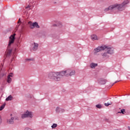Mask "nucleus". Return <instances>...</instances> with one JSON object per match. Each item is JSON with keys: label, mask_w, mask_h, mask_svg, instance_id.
Listing matches in <instances>:
<instances>
[{"label": "nucleus", "mask_w": 130, "mask_h": 130, "mask_svg": "<svg viewBox=\"0 0 130 130\" xmlns=\"http://www.w3.org/2000/svg\"><path fill=\"white\" fill-rule=\"evenodd\" d=\"M2 123V117L0 116V124Z\"/></svg>", "instance_id": "obj_23"}, {"label": "nucleus", "mask_w": 130, "mask_h": 130, "mask_svg": "<svg viewBox=\"0 0 130 130\" xmlns=\"http://www.w3.org/2000/svg\"><path fill=\"white\" fill-rule=\"evenodd\" d=\"M15 36H16V34H13L10 37L9 44L7 47V49L5 52V55L4 56L5 58L7 57H11V55H12V51L13 50L11 48V44H13L15 41Z\"/></svg>", "instance_id": "obj_3"}, {"label": "nucleus", "mask_w": 130, "mask_h": 130, "mask_svg": "<svg viewBox=\"0 0 130 130\" xmlns=\"http://www.w3.org/2000/svg\"><path fill=\"white\" fill-rule=\"evenodd\" d=\"M76 75V71L74 70L67 69L61 72H52L48 74L49 79H52L55 82H59L61 80V77H73Z\"/></svg>", "instance_id": "obj_1"}, {"label": "nucleus", "mask_w": 130, "mask_h": 130, "mask_svg": "<svg viewBox=\"0 0 130 130\" xmlns=\"http://www.w3.org/2000/svg\"><path fill=\"white\" fill-rule=\"evenodd\" d=\"M13 96L12 95H9L6 101H11V100H12Z\"/></svg>", "instance_id": "obj_15"}, {"label": "nucleus", "mask_w": 130, "mask_h": 130, "mask_svg": "<svg viewBox=\"0 0 130 130\" xmlns=\"http://www.w3.org/2000/svg\"><path fill=\"white\" fill-rule=\"evenodd\" d=\"M7 123L9 124H14V117H11L10 119H7Z\"/></svg>", "instance_id": "obj_11"}, {"label": "nucleus", "mask_w": 130, "mask_h": 130, "mask_svg": "<svg viewBox=\"0 0 130 130\" xmlns=\"http://www.w3.org/2000/svg\"><path fill=\"white\" fill-rule=\"evenodd\" d=\"M105 52L102 53V56L103 58L109 57V54H113L114 53V50L112 48H109L106 46V48L105 49Z\"/></svg>", "instance_id": "obj_4"}, {"label": "nucleus", "mask_w": 130, "mask_h": 130, "mask_svg": "<svg viewBox=\"0 0 130 130\" xmlns=\"http://www.w3.org/2000/svg\"><path fill=\"white\" fill-rule=\"evenodd\" d=\"M124 112H125L124 109L121 110L120 112H118V113H122V114H124Z\"/></svg>", "instance_id": "obj_18"}, {"label": "nucleus", "mask_w": 130, "mask_h": 130, "mask_svg": "<svg viewBox=\"0 0 130 130\" xmlns=\"http://www.w3.org/2000/svg\"><path fill=\"white\" fill-rule=\"evenodd\" d=\"M12 115H13V114H11L10 115V116H12Z\"/></svg>", "instance_id": "obj_27"}, {"label": "nucleus", "mask_w": 130, "mask_h": 130, "mask_svg": "<svg viewBox=\"0 0 130 130\" xmlns=\"http://www.w3.org/2000/svg\"><path fill=\"white\" fill-rule=\"evenodd\" d=\"M28 25H29V27L30 29H34V28H40L39 25H38V23L34 22L32 23V22H28Z\"/></svg>", "instance_id": "obj_7"}, {"label": "nucleus", "mask_w": 130, "mask_h": 130, "mask_svg": "<svg viewBox=\"0 0 130 130\" xmlns=\"http://www.w3.org/2000/svg\"><path fill=\"white\" fill-rule=\"evenodd\" d=\"M21 22V18H19L18 21V23H20Z\"/></svg>", "instance_id": "obj_24"}, {"label": "nucleus", "mask_w": 130, "mask_h": 130, "mask_svg": "<svg viewBox=\"0 0 130 130\" xmlns=\"http://www.w3.org/2000/svg\"><path fill=\"white\" fill-rule=\"evenodd\" d=\"M112 104V103L110 102V103H105V106L108 107L109 105H111Z\"/></svg>", "instance_id": "obj_19"}, {"label": "nucleus", "mask_w": 130, "mask_h": 130, "mask_svg": "<svg viewBox=\"0 0 130 130\" xmlns=\"http://www.w3.org/2000/svg\"><path fill=\"white\" fill-rule=\"evenodd\" d=\"M97 66H98V64L95 63H91L90 64V67L91 69H95V67H97Z\"/></svg>", "instance_id": "obj_14"}, {"label": "nucleus", "mask_w": 130, "mask_h": 130, "mask_svg": "<svg viewBox=\"0 0 130 130\" xmlns=\"http://www.w3.org/2000/svg\"><path fill=\"white\" fill-rule=\"evenodd\" d=\"M90 37H91V40H92L93 41H94L95 40H100V38H99V37H98L97 36V35H96L95 34L91 35Z\"/></svg>", "instance_id": "obj_9"}, {"label": "nucleus", "mask_w": 130, "mask_h": 130, "mask_svg": "<svg viewBox=\"0 0 130 130\" xmlns=\"http://www.w3.org/2000/svg\"><path fill=\"white\" fill-rule=\"evenodd\" d=\"M31 8V6L28 5L27 7H26V9H30Z\"/></svg>", "instance_id": "obj_22"}, {"label": "nucleus", "mask_w": 130, "mask_h": 130, "mask_svg": "<svg viewBox=\"0 0 130 130\" xmlns=\"http://www.w3.org/2000/svg\"><path fill=\"white\" fill-rule=\"evenodd\" d=\"M129 3V1H128V0H125L121 4H116L109 6L108 8L105 9L104 11L108 12V11H110V10H113L114 11H115V10H118V11H122L124 10L125 5H127Z\"/></svg>", "instance_id": "obj_2"}, {"label": "nucleus", "mask_w": 130, "mask_h": 130, "mask_svg": "<svg viewBox=\"0 0 130 130\" xmlns=\"http://www.w3.org/2000/svg\"><path fill=\"white\" fill-rule=\"evenodd\" d=\"M29 3L30 4H33L34 3H35V0H30Z\"/></svg>", "instance_id": "obj_20"}, {"label": "nucleus", "mask_w": 130, "mask_h": 130, "mask_svg": "<svg viewBox=\"0 0 130 130\" xmlns=\"http://www.w3.org/2000/svg\"><path fill=\"white\" fill-rule=\"evenodd\" d=\"M56 112H57V113H62L64 112V109H61V108H59V107H57L56 108Z\"/></svg>", "instance_id": "obj_10"}, {"label": "nucleus", "mask_w": 130, "mask_h": 130, "mask_svg": "<svg viewBox=\"0 0 130 130\" xmlns=\"http://www.w3.org/2000/svg\"><path fill=\"white\" fill-rule=\"evenodd\" d=\"M37 49H38V44L34 43L33 50H34V51H35L37 50Z\"/></svg>", "instance_id": "obj_13"}, {"label": "nucleus", "mask_w": 130, "mask_h": 130, "mask_svg": "<svg viewBox=\"0 0 130 130\" xmlns=\"http://www.w3.org/2000/svg\"><path fill=\"white\" fill-rule=\"evenodd\" d=\"M117 82H118V81H116V82H115V83H117Z\"/></svg>", "instance_id": "obj_28"}, {"label": "nucleus", "mask_w": 130, "mask_h": 130, "mask_svg": "<svg viewBox=\"0 0 130 130\" xmlns=\"http://www.w3.org/2000/svg\"><path fill=\"white\" fill-rule=\"evenodd\" d=\"M128 130H130V127L128 126Z\"/></svg>", "instance_id": "obj_26"}, {"label": "nucleus", "mask_w": 130, "mask_h": 130, "mask_svg": "<svg viewBox=\"0 0 130 130\" xmlns=\"http://www.w3.org/2000/svg\"><path fill=\"white\" fill-rule=\"evenodd\" d=\"M14 76V74L13 73H10L9 75L8 76V79H7V83L10 84L11 82H12V78Z\"/></svg>", "instance_id": "obj_8"}, {"label": "nucleus", "mask_w": 130, "mask_h": 130, "mask_svg": "<svg viewBox=\"0 0 130 130\" xmlns=\"http://www.w3.org/2000/svg\"><path fill=\"white\" fill-rule=\"evenodd\" d=\"M107 82V80H106V79H100L99 80V83L100 84H101V85H105V84H106V82Z\"/></svg>", "instance_id": "obj_12"}, {"label": "nucleus", "mask_w": 130, "mask_h": 130, "mask_svg": "<svg viewBox=\"0 0 130 130\" xmlns=\"http://www.w3.org/2000/svg\"><path fill=\"white\" fill-rule=\"evenodd\" d=\"M6 106V104H3L2 106L0 107V111H2L4 108H5V107Z\"/></svg>", "instance_id": "obj_16"}, {"label": "nucleus", "mask_w": 130, "mask_h": 130, "mask_svg": "<svg viewBox=\"0 0 130 130\" xmlns=\"http://www.w3.org/2000/svg\"><path fill=\"white\" fill-rule=\"evenodd\" d=\"M96 107H97V108H101V105H96Z\"/></svg>", "instance_id": "obj_21"}, {"label": "nucleus", "mask_w": 130, "mask_h": 130, "mask_svg": "<svg viewBox=\"0 0 130 130\" xmlns=\"http://www.w3.org/2000/svg\"><path fill=\"white\" fill-rule=\"evenodd\" d=\"M57 126V124L54 123L53 125L51 126L52 128H55Z\"/></svg>", "instance_id": "obj_17"}, {"label": "nucleus", "mask_w": 130, "mask_h": 130, "mask_svg": "<svg viewBox=\"0 0 130 130\" xmlns=\"http://www.w3.org/2000/svg\"><path fill=\"white\" fill-rule=\"evenodd\" d=\"M15 58V57H13L12 59H11V61H13L14 60V59Z\"/></svg>", "instance_id": "obj_25"}, {"label": "nucleus", "mask_w": 130, "mask_h": 130, "mask_svg": "<svg viewBox=\"0 0 130 130\" xmlns=\"http://www.w3.org/2000/svg\"><path fill=\"white\" fill-rule=\"evenodd\" d=\"M27 117H29L30 118H32V117H33V113L32 112L26 111L21 115V118L23 119Z\"/></svg>", "instance_id": "obj_5"}, {"label": "nucleus", "mask_w": 130, "mask_h": 130, "mask_svg": "<svg viewBox=\"0 0 130 130\" xmlns=\"http://www.w3.org/2000/svg\"><path fill=\"white\" fill-rule=\"evenodd\" d=\"M105 49H106V46H99L94 49L93 53L94 54H97L98 52H100V51H102V50H105Z\"/></svg>", "instance_id": "obj_6"}]
</instances>
